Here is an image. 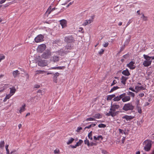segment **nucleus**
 Returning <instances> with one entry per match:
<instances>
[{"label":"nucleus","mask_w":154,"mask_h":154,"mask_svg":"<svg viewBox=\"0 0 154 154\" xmlns=\"http://www.w3.org/2000/svg\"><path fill=\"white\" fill-rule=\"evenodd\" d=\"M60 24L61 25L62 28L65 27L66 25V21L65 20H60Z\"/></svg>","instance_id":"ddd939ff"},{"label":"nucleus","mask_w":154,"mask_h":154,"mask_svg":"<svg viewBox=\"0 0 154 154\" xmlns=\"http://www.w3.org/2000/svg\"><path fill=\"white\" fill-rule=\"evenodd\" d=\"M70 146L72 148H76L77 146H78V145H77V144H76L75 145L73 146L72 145H71Z\"/></svg>","instance_id":"6e6d98bb"},{"label":"nucleus","mask_w":154,"mask_h":154,"mask_svg":"<svg viewBox=\"0 0 154 154\" xmlns=\"http://www.w3.org/2000/svg\"><path fill=\"white\" fill-rule=\"evenodd\" d=\"M51 60L54 62L58 61L59 60V57L57 56L54 55L51 58Z\"/></svg>","instance_id":"412c9836"},{"label":"nucleus","mask_w":154,"mask_h":154,"mask_svg":"<svg viewBox=\"0 0 154 154\" xmlns=\"http://www.w3.org/2000/svg\"><path fill=\"white\" fill-rule=\"evenodd\" d=\"M95 119L94 118H88L86 119L85 120V121H95Z\"/></svg>","instance_id":"a18cd8bd"},{"label":"nucleus","mask_w":154,"mask_h":154,"mask_svg":"<svg viewBox=\"0 0 154 154\" xmlns=\"http://www.w3.org/2000/svg\"><path fill=\"white\" fill-rule=\"evenodd\" d=\"M127 94L128 95H131L133 98H134V94L131 92L128 91L127 92Z\"/></svg>","instance_id":"7c9ffc66"},{"label":"nucleus","mask_w":154,"mask_h":154,"mask_svg":"<svg viewBox=\"0 0 154 154\" xmlns=\"http://www.w3.org/2000/svg\"><path fill=\"white\" fill-rule=\"evenodd\" d=\"M116 83H117L116 81L115 80H114L112 82L111 85V86H113V85H115V84H116Z\"/></svg>","instance_id":"864d4df0"},{"label":"nucleus","mask_w":154,"mask_h":154,"mask_svg":"<svg viewBox=\"0 0 154 154\" xmlns=\"http://www.w3.org/2000/svg\"><path fill=\"white\" fill-rule=\"evenodd\" d=\"M143 56L144 58L146 60L150 61V59H151V57H149V56L145 54H144L143 55Z\"/></svg>","instance_id":"a878e982"},{"label":"nucleus","mask_w":154,"mask_h":154,"mask_svg":"<svg viewBox=\"0 0 154 154\" xmlns=\"http://www.w3.org/2000/svg\"><path fill=\"white\" fill-rule=\"evenodd\" d=\"M58 54L61 56H64L68 52V51H65L64 48L60 49L58 51Z\"/></svg>","instance_id":"6e6552de"},{"label":"nucleus","mask_w":154,"mask_h":154,"mask_svg":"<svg viewBox=\"0 0 154 154\" xmlns=\"http://www.w3.org/2000/svg\"><path fill=\"white\" fill-rule=\"evenodd\" d=\"M83 142V141L82 140H79V142H77L76 144L78 145L79 146Z\"/></svg>","instance_id":"49530a36"},{"label":"nucleus","mask_w":154,"mask_h":154,"mask_svg":"<svg viewBox=\"0 0 154 154\" xmlns=\"http://www.w3.org/2000/svg\"><path fill=\"white\" fill-rule=\"evenodd\" d=\"M116 115V113H115V112H112V114H111V116L113 117L114 116H115Z\"/></svg>","instance_id":"bf43d9fd"},{"label":"nucleus","mask_w":154,"mask_h":154,"mask_svg":"<svg viewBox=\"0 0 154 154\" xmlns=\"http://www.w3.org/2000/svg\"><path fill=\"white\" fill-rule=\"evenodd\" d=\"M96 125L95 124H92L88 126L85 127V129L86 128H90L91 127H94Z\"/></svg>","instance_id":"2f4dec72"},{"label":"nucleus","mask_w":154,"mask_h":154,"mask_svg":"<svg viewBox=\"0 0 154 154\" xmlns=\"http://www.w3.org/2000/svg\"><path fill=\"white\" fill-rule=\"evenodd\" d=\"M151 142L152 141L149 140H146L143 143L145 145L144 149L146 151H148L150 149L152 145Z\"/></svg>","instance_id":"f257e3e1"},{"label":"nucleus","mask_w":154,"mask_h":154,"mask_svg":"<svg viewBox=\"0 0 154 154\" xmlns=\"http://www.w3.org/2000/svg\"><path fill=\"white\" fill-rule=\"evenodd\" d=\"M64 67H60L58 66L57 67H52L51 69H62L63 68H64Z\"/></svg>","instance_id":"58836bf2"},{"label":"nucleus","mask_w":154,"mask_h":154,"mask_svg":"<svg viewBox=\"0 0 154 154\" xmlns=\"http://www.w3.org/2000/svg\"><path fill=\"white\" fill-rule=\"evenodd\" d=\"M44 36L42 35H39L36 37L35 39V42L37 43L43 41Z\"/></svg>","instance_id":"0eeeda50"},{"label":"nucleus","mask_w":154,"mask_h":154,"mask_svg":"<svg viewBox=\"0 0 154 154\" xmlns=\"http://www.w3.org/2000/svg\"><path fill=\"white\" fill-rule=\"evenodd\" d=\"M119 88L117 86L114 87L112 88L111 89L110 91H109V92L111 93V92H112L113 91H114Z\"/></svg>","instance_id":"473e14b6"},{"label":"nucleus","mask_w":154,"mask_h":154,"mask_svg":"<svg viewBox=\"0 0 154 154\" xmlns=\"http://www.w3.org/2000/svg\"><path fill=\"white\" fill-rule=\"evenodd\" d=\"M20 74L19 71L18 70L14 71L13 72L12 74L14 78H16L17 77V75Z\"/></svg>","instance_id":"4be33fe9"},{"label":"nucleus","mask_w":154,"mask_h":154,"mask_svg":"<svg viewBox=\"0 0 154 154\" xmlns=\"http://www.w3.org/2000/svg\"><path fill=\"white\" fill-rule=\"evenodd\" d=\"M125 47V46H124V45L123 46H122V47L120 49V51H122L124 49Z\"/></svg>","instance_id":"338daca9"},{"label":"nucleus","mask_w":154,"mask_h":154,"mask_svg":"<svg viewBox=\"0 0 154 154\" xmlns=\"http://www.w3.org/2000/svg\"><path fill=\"white\" fill-rule=\"evenodd\" d=\"M74 139L72 138H71L67 142V144L68 145L69 144L71 143L74 140Z\"/></svg>","instance_id":"c9c22d12"},{"label":"nucleus","mask_w":154,"mask_h":154,"mask_svg":"<svg viewBox=\"0 0 154 154\" xmlns=\"http://www.w3.org/2000/svg\"><path fill=\"white\" fill-rule=\"evenodd\" d=\"M46 72L45 71L43 70H37L35 71L36 74H43L44 73H45Z\"/></svg>","instance_id":"72a5a7b5"},{"label":"nucleus","mask_w":154,"mask_h":154,"mask_svg":"<svg viewBox=\"0 0 154 154\" xmlns=\"http://www.w3.org/2000/svg\"><path fill=\"white\" fill-rule=\"evenodd\" d=\"M40 87V86L39 85H35L34 86V87L36 88H39Z\"/></svg>","instance_id":"0e129e2a"},{"label":"nucleus","mask_w":154,"mask_h":154,"mask_svg":"<svg viewBox=\"0 0 154 154\" xmlns=\"http://www.w3.org/2000/svg\"><path fill=\"white\" fill-rule=\"evenodd\" d=\"M85 143V144H87L88 146H90V143H89V140L86 139L84 141Z\"/></svg>","instance_id":"ea45409f"},{"label":"nucleus","mask_w":154,"mask_h":154,"mask_svg":"<svg viewBox=\"0 0 154 154\" xmlns=\"http://www.w3.org/2000/svg\"><path fill=\"white\" fill-rule=\"evenodd\" d=\"M120 133H121L123 134V133L125 134V133L124 131L123 130H122L120 129H119Z\"/></svg>","instance_id":"3c124183"},{"label":"nucleus","mask_w":154,"mask_h":154,"mask_svg":"<svg viewBox=\"0 0 154 154\" xmlns=\"http://www.w3.org/2000/svg\"><path fill=\"white\" fill-rule=\"evenodd\" d=\"M92 131H91L89 133H88V137L89 139H91V140H92Z\"/></svg>","instance_id":"a19ab883"},{"label":"nucleus","mask_w":154,"mask_h":154,"mask_svg":"<svg viewBox=\"0 0 154 154\" xmlns=\"http://www.w3.org/2000/svg\"><path fill=\"white\" fill-rule=\"evenodd\" d=\"M134 117L132 116H128L127 115H125L124 116L122 117L123 119H125L127 121L130 120L132 119H133Z\"/></svg>","instance_id":"dca6fc26"},{"label":"nucleus","mask_w":154,"mask_h":154,"mask_svg":"<svg viewBox=\"0 0 154 154\" xmlns=\"http://www.w3.org/2000/svg\"><path fill=\"white\" fill-rule=\"evenodd\" d=\"M104 50L103 49H101L100 51L99 52V54L100 55H102L103 53Z\"/></svg>","instance_id":"8fccbe9b"},{"label":"nucleus","mask_w":154,"mask_h":154,"mask_svg":"<svg viewBox=\"0 0 154 154\" xmlns=\"http://www.w3.org/2000/svg\"><path fill=\"white\" fill-rule=\"evenodd\" d=\"M55 8H53L52 9H51V6H50L48 8V10L46 11V14H47L48 15H49L50 14L51 12L54 10L55 9Z\"/></svg>","instance_id":"f3484780"},{"label":"nucleus","mask_w":154,"mask_h":154,"mask_svg":"<svg viewBox=\"0 0 154 154\" xmlns=\"http://www.w3.org/2000/svg\"><path fill=\"white\" fill-rule=\"evenodd\" d=\"M135 63L133 61H131L127 65V66L131 69H134L135 68V66L134 65Z\"/></svg>","instance_id":"1a4fd4ad"},{"label":"nucleus","mask_w":154,"mask_h":154,"mask_svg":"<svg viewBox=\"0 0 154 154\" xmlns=\"http://www.w3.org/2000/svg\"><path fill=\"white\" fill-rule=\"evenodd\" d=\"M51 56V52L49 50H47L42 55V57L43 58L46 59L50 58Z\"/></svg>","instance_id":"20e7f679"},{"label":"nucleus","mask_w":154,"mask_h":154,"mask_svg":"<svg viewBox=\"0 0 154 154\" xmlns=\"http://www.w3.org/2000/svg\"><path fill=\"white\" fill-rule=\"evenodd\" d=\"M125 139V137H123L122 140V143H124Z\"/></svg>","instance_id":"69168bd1"},{"label":"nucleus","mask_w":154,"mask_h":154,"mask_svg":"<svg viewBox=\"0 0 154 154\" xmlns=\"http://www.w3.org/2000/svg\"><path fill=\"white\" fill-rule=\"evenodd\" d=\"M139 96L141 97H142L144 96V94L143 93H142L139 94Z\"/></svg>","instance_id":"e2e57ef3"},{"label":"nucleus","mask_w":154,"mask_h":154,"mask_svg":"<svg viewBox=\"0 0 154 154\" xmlns=\"http://www.w3.org/2000/svg\"><path fill=\"white\" fill-rule=\"evenodd\" d=\"M128 78L122 76L121 79V82L124 85H125L126 84V81L128 79Z\"/></svg>","instance_id":"a211bd4d"},{"label":"nucleus","mask_w":154,"mask_h":154,"mask_svg":"<svg viewBox=\"0 0 154 154\" xmlns=\"http://www.w3.org/2000/svg\"><path fill=\"white\" fill-rule=\"evenodd\" d=\"M137 109L138 112L139 113H142V110L140 106L137 105Z\"/></svg>","instance_id":"c756f323"},{"label":"nucleus","mask_w":154,"mask_h":154,"mask_svg":"<svg viewBox=\"0 0 154 154\" xmlns=\"http://www.w3.org/2000/svg\"><path fill=\"white\" fill-rule=\"evenodd\" d=\"M141 18H143V20L144 21H146L147 20V18L143 14H142V16Z\"/></svg>","instance_id":"37998d69"},{"label":"nucleus","mask_w":154,"mask_h":154,"mask_svg":"<svg viewBox=\"0 0 154 154\" xmlns=\"http://www.w3.org/2000/svg\"><path fill=\"white\" fill-rule=\"evenodd\" d=\"M119 107V105L114 104L111 106V108L110 109V110L114 112L115 111L116 109H118Z\"/></svg>","instance_id":"9d476101"},{"label":"nucleus","mask_w":154,"mask_h":154,"mask_svg":"<svg viewBox=\"0 0 154 154\" xmlns=\"http://www.w3.org/2000/svg\"><path fill=\"white\" fill-rule=\"evenodd\" d=\"M46 48V46L45 44H42L38 46L37 50L38 52L41 53Z\"/></svg>","instance_id":"423d86ee"},{"label":"nucleus","mask_w":154,"mask_h":154,"mask_svg":"<svg viewBox=\"0 0 154 154\" xmlns=\"http://www.w3.org/2000/svg\"><path fill=\"white\" fill-rule=\"evenodd\" d=\"M10 93L12 95L15 92L16 89L14 87H13L12 88H10Z\"/></svg>","instance_id":"5701e85b"},{"label":"nucleus","mask_w":154,"mask_h":154,"mask_svg":"<svg viewBox=\"0 0 154 154\" xmlns=\"http://www.w3.org/2000/svg\"><path fill=\"white\" fill-rule=\"evenodd\" d=\"M134 108V106L132 104L129 103L127 104H125L122 109L123 110L127 111L130 110H133Z\"/></svg>","instance_id":"f03ea898"},{"label":"nucleus","mask_w":154,"mask_h":154,"mask_svg":"<svg viewBox=\"0 0 154 154\" xmlns=\"http://www.w3.org/2000/svg\"><path fill=\"white\" fill-rule=\"evenodd\" d=\"M26 105L24 104L20 108V109L19 110V112L20 113H21L22 112H23L25 110Z\"/></svg>","instance_id":"b1692460"},{"label":"nucleus","mask_w":154,"mask_h":154,"mask_svg":"<svg viewBox=\"0 0 154 154\" xmlns=\"http://www.w3.org/2000/svg\"><path fill=\"white\" fill-rule=\"evenodd\" d=\"M122 73L123 75L127 76H128L130 75V73L127 69L122 71Z\"/></svg>","instance_id":"4468645a"},{"label":"nucleus","mask_w":154,"mask_h":154,"mask_svg":"<svg viewBox=\"0 0 154 154\" xmlns=\"http://www.w3.org/2000/svg\"><path fill=\"white\" fill-rule=\"evenodd\" d=\"M94 117L97 119H99L101 118V116L100 113H97L95 114Z\"/></svg>","instance_id":"f704fd0d"},{"label":"nucleus","mask_w":154,"mask_h":154,"mask_svg":"<svg viewBox=\"0 0 154 154\" xmlns=\"http://www.w3.org/2000/svg\"><path fill=\"white\" fill-rule=\"evenodd\" d=\"M37 61H38V66H46L48 65V62L45 60H39L38 58H37Z\"/></svg>","instance_id":"39448f33"},{"label":"nucleus","mask_w":154,"mask_h":154,"mask_svg":"<svg viewBox=\"0 0 154 154\" xmlns=\"http://www.w3.org/2000/svg\"><path fill=\"white\" fill-rule=\"evenodd\" d=\"M11 96H12L10 94H9L7 95L5 97L7 99H9Z\"/></svg>","instance_id":"4d7b16f0"},{"label":"nucleus","mask_w":154,"mask_h":154,"mask_svg":"<svg viewBox=\"0 0 154 154\" xmlns=\"http://www.w3.org/2000/svg\"><path fill=\"white\" fill-rule=\"evenodd\" d=\"M121 99L119 96H117L114 98L113 100L114 101H118L120 100Z\"/></svg>","instance_id":"e433bc0d"},{"label":"nucleus","mask_w":154,"mask_h":154,"mask_svg":"<svg viewBox=\"0 0 154 154\" xmlns=\"http://www.w3.org/2000/svg\"><path fill=\"white\" fill-rule=\"evenodd\" d=\"M6 150V152H7L6 154H12L14 152V151H11V153L10 154V153H9V149L8 150Z\"/></svg>","instance_id":"5fc2aeb1"},{"label":"nucleus","mask_w":154,"mask_h":154,"mask_svg":"<svg viewBox=\"0 0 154 154\" xmlns=\"http://www.w3.org/2000/svg\"><path fill=\"white\" fill-rule=\"evenodd\" d=\"M130 97L129 96H125L122 98V100L124 102H126L130 100Z\"/></svg>","instance_id":"6ab92c4d"},{"label":"nucleus","mask_w":154,"mask_h":154,"mask_svg":"<svg viewBox=\"0 0 154 154\" xmlns=\"http://www.w3.org/2000/svg\"><path fill=\"white\" fill-rule=\"evenodd\" d=\"M54 76L53 77V82L56 83L57 82V77L59 75V73L58 72H57L54 74Z\"/></svg>","instance_id":"f8f14e48"},{"label":"nucleus","mask_w":154,"mask_h":154,"mask_svg":"<svg viewBox=\"0 0 154 154\" xmlns=\"http://www.w3.org/2000/svg\"><path fill=\"white\" fill-rule=\"evenodd\" d=\"M115 97V95L114 94L109 95L107 96V100H111L112 98Z\"/></svg>","instance_id":"393cba45"},{"label":"nucleus","mask_w":154,"mask_h":154,"mask_svg":"<svg viewBox=\"0 0 154 154\" xmlns=\"http://www.w3.org/2000/svg\"><path fill=\"white\" fill-rule=\"evenodd\" d=\"M128 57H129V55L128 54H126L125 55H124L123 56V57H124V58H125V59L128 58Z\"/></svg>","instance_id":"13d9d810"},{"label":"nucleus","mask_w":154,"mask_h":154,"mask_svg":"<svg viewBox=\"0 0 154 154\" xmlns=\"http://www.w3.org/2000/svg\"><path fill=\"white\" fill-rule=\"evenodd\" d=\"M92 22L93 20H86L85 21V22L82 25L83 26H85L88 24H90Z\"/></svg>","instance_id":"aec40b11"},{"label":"nucleus","mask_w":154,"mask_h":154,"mask_svg":"<svg viewBox=\"0 0 154 154\" xmlns=\"http://www.w3.org/2000/svg\"><path fill=\"white\" fill-rule=\"evenodd\" d=\"M129 89L130 90H131V91H132L133 92L135 91V90L133 88H132L130 87L129 88Z\"/></svg>","instance_id":"774afa93"},{"label":"nucleus","mask_w":154,"mask_h":154,"mask_svg":"<svg viewBox=\"0 0 154 154\" xmlns=\"http://www.w3.org/2000/svg\"><path fill=\"white\" fill-rule=\"evenodd\" d=\"M75 41V40L72 35H68L66 36L64 39V41L68 43H74Z\"/></svg>","instance_id":"7ed1b4c3"},{"label":"nucleus","mask_w":154,"mask_h":154,"mask_svg":"<svg viewBox=\"0 0 154 154\" xmlns=\"http://www.w3.org/2000/svg\"><path fill=\"white\" fill-rule=\"evenodd\" d=\"M102 152L103 154H107V153L106 151L103 150H102Z\"/></svg>","instance_id":"680f3d73"},{"label":"nucleus","mask_w":154,"mask_h":154,"mask_svg":"<svg viewBox=\"0 0 154 154\" xmlns=\"http://www.w3.org/2000/svg\"><path fill=\"white\" fill-rule=\"evenodd\" d=\"M94 139L95 140H99L100 139H101V140H102L103 139V137L101 135H99L97 137H96V136H94Z\"/></svg>","instance_id":"bb28decb"},{"label":"nucleus","mask_w":154,"mask_h":154,"mask_svg":"<svg viewBox=\"0 0 154 154\" xmlns=\"http://www.w3.org/2000/svg\"><path fill=\"white\" fill-rule=\"evenodd\" d=\"M5 58V56L3 54H1L0 55V62L2 60Z\"/></svg>","instance_id":"c03bdc74"},{"label":"nucleus","mask_w":154,"mask_h":154,"mask_svg":"<svg viewBox=\"0 0 154 154\" xmlns=\"http://www.w3.org/2000/svg\"><path fill=\"white\" fill-rule=\"evenodd\" d=\"M130 37H129L128 39H126L125 42L124 46H125L127 45L129 43L130 41Z\"/></svg>","instance_id":"c85d7f7f"},{"label":"nucleus","mask_w":154,"mask_h":154,"mask_svg":"<svg viewBox=\"0 0 154 154\" xmlns=\"http://www.w3.org/2000/svg\"><path fill=\"white\" fill-rule=\"evenodd\" d=\"M125 95H126V93H124L120 95L119 96V97H120V98L121 99H122V98H123V97H124V96H125Z\"/></svg>","instance_id":"de8ad7c7"},{"label":"nucleus","mask_w":154,"mask_h":154,"mask_svg":"<svg viewBox=\"0 0 154 154\" xmlns=\"http://www.w3.org/2000/svg\"><path fill=\"white\" fill-rule=\"evenodd\" d=\"M108 45L109 43L108 42H107L103 44V46L105 47H106L108 46Z\"/></svg>","instance_id":"052dcab7"},{"label":"nucleus","mask_w":154,"mask_h":154,"mask_svg":"<svg viewBox=\"0 0 154 154\" xmlns=\"http://www.w3.org/2000/svg\"><path fill=\"white\" fill-rule=\"evenodd\" d=\"M82 129V128L81 127H78L77 128V130H76V131L77 132H79L80 130H81Z\"/></svg>","instance_id":"603ef678"},{"label":"nucleus","mask_w":154,"mask_h":154,"mask_svg":"<svg viewBox=\"0 0 154 154\" xmlns=\"http://www.w3.org/2000/svg\"><path fill=\"white\" fill-rule=\"evenodd\" d=\"M152 62V60L147 61L145 60L143 62V65L144 66L147 67L151 65Z\"/></svg>","instance_id":"9b49d317"},{"label":"nucleus","mask_w":154,"mask_h":154,"mask_svg":"<svg viewBox=\"0 0 154 154\" xmlns=\"http://www.w3.org/2000/svg\"><path fill=\"white\" fill-rule=\"evenodd\" d=\"M146 89V88L143 86H136L135 87V89L137 90V91H140V90H144Z\"/></svg>","instance_id":"2eb2a0df"},{"label":"nucleus","mask_w":154,"mask_h":154,"mask_svg":"<svg viewBox=\"0 0 154 154\" xmlns=\"http://www.w3.org/2000/svg\"><path fill=\"white\" fill-rule=\"evenodd\" d=\"M5 142L4 141H1L0 142V148H2L4 146Z\"/></svg>","instance_id":"4c0bfd02"},{"label":"nucleus","mask_w":154,"mask_h":154,"mask_svg":"<svg viewBox=\"0 0 154 154\" xmlns=\"http://www.w3.org/2000/svg\"><path fill=\"white\" fill-rule=\"evenodd\" d=\"M106 125L104 124H99L98 125V126L99 128H104L106 127Z\"/></svg>","instance_id":"79ce46f5"},{"label":"nucleus","mask_w":154,"mask_h":154,"mask_svg":"<svg viewBox=\"0 0 154 154\" xmlns=\"http://www.w3.org/2000/svg\"><path fill=\"white\" fill-rule=\"evenodd\" d=\"M71 48V47L70 46H69V45H67L66 46L65 48H64V49L65 51H68L69 52V51L70 50Z\"/></svg>","instance_id":"cd10ccee"},{"label":"nucleus","mask_w":154,"mask_h":154,"mask_svg":"<svg viewBox=\"0 0 154 154\" xmlns=\"http://www.w3.org/2000/svg\"><path fill=\"white\" fill-rule=\"evenodd\" d=\"M54 152L55 154H59L60 153V150L58 149L55 150Z\"/></svg>","instance_id":"09e8293b"}]
</instances>
